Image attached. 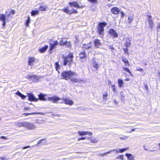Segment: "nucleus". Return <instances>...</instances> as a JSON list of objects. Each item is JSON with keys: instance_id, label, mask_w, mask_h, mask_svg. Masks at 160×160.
Returning <instances> with one entry per match:
<instances>
[{"instance_id": "9b49d317", "label": "nucleus", "mask_w": 160, "mask_h": 160, "mask_svg": "<svg viewBox=\"0 0 160 160\" xmlns=\"http://www.w3.org/2000/svg\"><path fill=\"white\" fill-rule=\"evenodd\" d=\"M78 133L81 136H84V135H88L89 136H91L92 133L90 132H87V131H79L78 132Z\"/></svg>"}, {"instance_id": "e2e57ef3", "label": "nucleus", "mask_w": 160, "mask_h": 160, "mask_svg": "<svg viewBox=\"0 0 160 160\" xmlns=\"http://www.w3.org/2000/svg\"><path fill=\"white\" fill-rule=\"evenodd\" d=\"M120 94L121 95V99H123L124 98V96L122 95V92H121L120 93Z\"/></svg>"}, {"instance_id": "6e6d98bb", "label": "nucleus", "mask_w": 160, "mask_h": 160, "mask_svg": "<svg viewBox=\"0 0 160 160\" xmlns=\"http://www.w3.org/2000/svg\"><path fill=\"white\" fill-rule=\"evenodd\" d=\"M2 26L4 27L6 25V21H2Z\"/></svg>"}, {"instance_id": "338daca9", "label": "nucleus", "mask_w": 160, "mask_h": 160, "mask_svg": "<svg viewBox=\"0 0 160 160\" xmlns=\"http://www.w3.org/2000/svg\"><path fill=\"white\" fill-rule=\"evenodd\" d=\"M0 158L2 160H4L5 159V158L4 157H1Z\"/></svg>"}, {"instance_id": "412c9836", "label": "nucleus", "mask_w": 160, "mask_h": 160, "mask_svg": "<svg viewBox=\"0 0 160 160\" xmlns=\"http://www.w3.org/2000/svg\"><path fill=\"white\" fill-rule=\"evenodd\" d=\"M91 44V42L87 44H84L82 45V48L87 49H88L91 48V45H89Z\"/></svg>"}, {"instance_id": "4be33fe9", "label": "nucleus", "mask_w": 160, "mask_h": 160, "mask_svg": "<svg viewBox=\"0 0 160 160\" xmlns=\"http://www.w3.org/2000/svg\"><path fill=\"white\" fill-rule=\"evenodd\" d=\"M118 82L119 87L122 88L123 86V82L122 79H118Z\"/></svg>"}, {"instance_id": "7c9ffc66", "label": "nucleus", "mask_w": 160, "mask_h": 160, "mask_svg": "<svg viewBox=\"0 0 160 160\" xmlns=\"http://www.w3.org/2000/svg\"><path fill=\"white\" fill-rule=\"evenodd\" d=\"M133 19V15H130L128 17V23H130L132 22Z\"/></svg>"}, {"instance_id": "473e14b6", "label": "nucleus", "mask_w": 160, "mask_h": 160, "mask_svg": "<svg viewBox=\"0 0 160 160\" xmlns=\"http://www.w3.org/2000/svg\"><path fill=\"white\" fill-rule=\"evenodd\" d=\"M98 140L96 138H91V142L93 143H95L98 142Z\"/></svg>"}, {"instance_id": "864d4df0", "label": "nucleus", "mask_w": 160, "mask_h": 160, "mask_svg": "<svg viewBox=\"0 0 160 160\" xmlns=\"http://www.w3.org/2000/svg\"><path fill=\"white\" fill-rule=\"evenodd\" d=\"M148 18H147V19L148 20H149V19L150 20H152V16L150 15H148Z\"/></svg>"}, {"instance_id": "f8f14e48", "label": "nucleus", "mask_w": 160, "mask_h": 160, "mask_svg": "<svg viewBox=\"0 0 160 160\" xmlns=\"http://www.w3.org/2000/svg\"><path fill=\"white\" fill-rule=\"evenodd\" d=\"M109 33L113 36L114 38H117L118 36V34L113 29H110Z\"/></svg>"}, {"instance_id": "3c124183", "label": "nucleus", "mask_w": 160, "mask_h": 160, "mask_svg": "<svg viewBox=\"0 0 160 160\" xmlns=\"http://www.w3.org/2000/svg\"><path fill=\"white\" fill-rule=\"evenodd\" d=\"M121 14V18H123V17L125 16V14L123 12L121 11L120 12Z\"/></svg>"}, {"instance_id": "a878e982", "label": "nucleus", "mask_w": 160, "mask_h": 160, "mask_svg": "<svg viewBox=\"0 0 160 160\" xmlns=\"http://www.w3.org/2000/svg\"><path fill=\"white\" fill-rule=\"evenodd\" d=\"M38 13V10H32L31 12V15L32 16H34L37 15Z\"/></svg>"}, {"instance_id": "79ce46f5", "label": "nucleus", "mask_w": 160, "mask_h": 160, "mask_svg": "<svg viewBox=\"0 0 160 160\" xmlns=\"http://www.w3.org/2000/svg\"><path fill=\"white\" fill-rule=\"evenodd\" d=\"M123 155H120V156H118L116 157V158H117L118 159H121L122 160H123Z\"/></svg>"}, {"instance_id": "423d86ee", "label": "nucleus", "mask_w": 160, "mask_h": 160, "mask_svg": "<svg viewBox=\"0 0 160 160\" xmlns=\"http://www.w3.org/2000/svg\"><path fill=\"white\" fill-rule=\"evenodd\" d=\"M22 127H24L29 129H34L35 126L32 123L27 122H23Z\"/></svg>"}, {"instance_id": "bb28decb", "label": "nucleus", "mask_w": 160, "mask_h": 160, "mask_svg": "<svg viewBox=\"0 0 160 160\" xmlns=\"http://www.w3.org/2000/svg\"><path fill=\"white\" fill-rule=\"evenodd\" d=\"M55 65L56 70L58 71V72H59L58 70L60 69V66L58 62H56L55 63Z\"/></svg>"}, {"instance_id": "1a4fd4ad", "label": "nucleus", "mask_w": 160, "mask_h": 160, "mask_svg": "<svg viewBox=\"0 0 160 160\" xmlns=\"http://www.w3.org/2000/svg\"><path fill=\"white\" fill-rule=\"evenodd\" d=\"M28 100L31 101L37 102L38 101V99L36 98L32 93L28 94Z\"/></svg>"}, {"instance_id": "b1692460", "label": "nucleus", "mask_w": 160, "mask_h": 160, "mask_svg": "<svg viewBox=\"0 0 160 160\" xmlns=\"http://www.w3.org/2000/svg\"><path fill=\"white\" fill-rule=\"evenodd\" d=\"M71 81L74 82H80L81 80L78 79H76L75 78H72V77H71V78L70 79Z\"/></svg>"}, {"instance_id": "774afa93", "label": "nucleus", "mask_w": 160, "mask_h": 160, "mask_svg": "<svg viewBox=\"0 0 160 160\" xmlns=\"http://www.w3.org/2000/svg\"><path fill=\"white\" fill-rule=\"evenodd\" d=\"M11 13H9V14H8L7 15L8 17H10L11 16Z\"/></svg>"}, {"instance_id": "7ed1b4c3", "label": "nucleus", "mask_w": 160, "mask_h": 160, "mask_svg": "<svg viewBox=\"0 0 160 160\" xmlns=\"http://www.w3.org/2000/svg\"><path fill=\"white\" fill-rule=\"evenodd\" d=\"M61 75L64 79L68 80L71 78L72 75L76 76L77 74L74 72L68 71L62 72L61 74Z\"/></svg>"}, {"instance_id": "393cba45", "label": "nucleus", "mask_w": 160, "mask_h": 160, "mask_svg": "<svg viewBox=\"0 0 160 160\" xmlns=\"http://www.w3.org/2000/svg\"><path fill=\"white\" fill-rule=\"evenodd\" d=\"M0 21H6V16L4 14H2L0 15Z\"/></svg>"}, {"instance_id": "f03ea898", "label": "nucleus", "mask_w": 160, "mask_h": 160, "mask_svg": "<svg viewBox=\"0 0 160 160\" xmlns=\"http://www.w3.org/2000/svg\"><path fill=\"white\" fill-rule=\"evenodd\" d=\"M73 55L71 52H69L67 56L63 57V65L64 66L68 65L71 66L73 62Z\"/></svg>"}, {"instance_id": "c03bdc74", "label": "nucleus", "mask_w": 160, "mask_h": 160, "mask_svg": "<svg viewBox=\"0 0 160 160\" xmlns=\"http://www.w3.org/2000/svg\"><path fill=\"white\" fill-rule=\"evenodd\" d=\"M60 44L61 45H64L65 41H64L62 40H61L60 41Z\"/></svg>"}, {"instance_id": "9d476101", "label": "nucleus", "mask_w": 160, "mask_h": 160, "mask_svg": "<svg viewBox=\"0 0 160 160\" xmlns=\"http://www.w3.org/2000/svg\"><path fill=\"white\" fill-rule=\"evenodd\" d=\"M60 99L62 100L66 104L72 105L73 103V101L69 99V98H60Z\"/></svg>"}, {"instance_id": "49530a36", "label": "nucleus", "mask_w": 160, "mask_h": 160, "mask_svg": "<svg viewBox=\"0 0 160 160\" xmlns=\"http://www.w3.org/2000/svg\"><path fill=\"white\" fill-rule=\"evenodd\" d=\"M157 31L158 32L160 31V23H159L158 24L157 26Z\"/></svg>"}, {"instance_id": "13d9d810", "label": "nucleus", "mask_w": 160, "mask_h": 160, "mask_svg": "<svg viewBox=\"0 0 160 160\" xmlns=\"http://www.w3.org/2000/svg\"><path fill=\"white\" fill-rule=\"evenodd\" d=\"M108 84L109 86H110V85H111V84H112L111 82L109 80H108Z\"/></svg>"}, {"instance_id": "dca6fc26", "label": "nucleus", "mask_w": 160, "mask_h": 160, "mask_svg": "<svg viewBox=\"0 0 160 160\" xmlns=\"http://www.w3.org/2000/svg\"><path fill=\"white\" fill-rule=\"evenodd\" d=\"M48 48V46L47 45H46L45 46L39 49V51L41 53H43L47 50Z\"/></svg>"}, {"instance_id": "f3484780", "label": "nucleus", "mask_w": 160, "mask_h": 160, "mask_svg": "<svg viewBox=\"0 0 160 160\" xmlns=\"http://www.w3.org/2000/svg\"><path fill=\"white\" fill-rule=\"evenodd\" d=\"M148 21L150 28L151 29H152L154 27V23L152 20L149 19V20H148Z\"/></svg>"}, {"instance_id": "39448f33", "label": "nucleus", "mask_w": 160, "mask_h": 160, "mask_svg": "<svg viewBox=\"0 0 160 160\" xmlns=\"http://www.w3.org/2000/svg\"><path fill=\"white\" fill-rule=\"evenodd\" d=\"M26 78L27 79L31 78L34 82H37L41 77L38 75L28 74L26 76Z\"/></svg>"}, {"instance_id": "f704fd0d", "label": "nucleus", "mask_w": 160, "mask_h": 160, "mask_svg": "<svg viewBox=\"0 0 160 160\" xmlns=\"http://www.w3.org/2000/svg\"><path fill=\"white\" fill-rule=\"evenodd\" d=\"M23 122H18L16 123L17 126L19 127H22Z\"/></svg>"}, {"instance_id": "603ef678", "label": "nucleus", "mask_w": 160, "mask_h": 160, "mask_svg": "<svg viewBox=\"0 0 160 160\" xmlns=\"http://www.w3.org/2000/svg\"><path fill=\"white\" fill-rule=\"evenodd\" d=\"M20 97H21L23 99H24L26 97V96L22 94L21 96H20Z\"/></svg>"}, {"instance_id": "8fccbe9b", "label": "nucleus", "mask_w": 160, "mask_h": 160, "mask_svg": "<svg viewBox=\"0 0 160 160\" xmlns=\"http://www.w3.org/2000/svg\"><path fill=\"white\" fill-rule=\"evenodd\" d=\"M89 1L91 2L94 3H97V0H88Z\"/></svg>"}, {"instance_id": "052dcab7", "label": "nucleus", "mask_w": 160, "mask_h": 160, "mask_svg": "<svg viewBox=\"0 0 160 160\" xmlns=\"http://www.w3.org/2000/svg\"><path fill=\"white\" fill-rule=\"evenodd\" d=\"M0 138L1 139H6V137H5L3 136H1Z\"/></svg>"}, {"instance_id": "a211bd4d", "label": "nucleus", "mask_w": 160, "mask_h": 160, "mask_svg": "<svg viewBox=\"0 0 160 160\" xmlns=\"http://www.w3.org/2000/svg\"><path fill=\"white\" fill-rule=\"evenodd\" d=\"M98 62H96L95 60H93L92 64L93 67L95 68L96 70H97L98 68L99 65H98Z\"/></svg>"}, {"instance_id": "a18cd8bd", "label": "nucleus", "mask_w": 160, "mask_h": 160, "mask_svg": "<svg viewBox=\"0 0 160 160\" xmlns=\"http://www.w3.org/2000/svg\"><path fill=\"white\" fill-rule=\"evenodd\" d=\"M78 12V11L77 10L75 9H73L72 12H71L70 14H71L73 13H77Z\"/></svg>"}, {"instance_id": "6ab92c4d", "label": "nucleus", "mask_w": 160, "mask_h": 160, "mask_svg": "<svg viewBox=\"0 0 160 160\" xmlns=\"http://www.w3.org/2000/svg\"><path fill=\"white\" fill-rule=\"evenodd\" d=\"M94 43L95 46L97 48L101 44L100 41L98 39L95 40Z\"/></svg>"}, {"instance_id": "2f4dec72", "label": "nucleus", "mask_w": 160, "mask_h": 160, "mask_svg": "<svg viewBox=\"0 0 160 160\" xmlns=\"http://www.w3.org/2000/svg\"><path fill=\"white\" fill-rule=\"evenodd\" d=\"M113 151H115V153H117L118 152V151L117 149H113L111 150H110L108 152H106V154H109L111 153Z\"/></svg>"}, {"instance_id": "aec40b11", "label": "nucleus", "mask_w": 160, "mask_h": 160, "mask_svg": "<svg viewBox=\"0 0 160 160\" xmlns=\"http://www.w3.org/2000/svg\"><path fill=\"white\" fill-rule=\"evenodd\" d=\"M47 8L48 6L46 5H42L40 6L39 10L41 11H44Z\"/></svg>"}, {"instance_id": "5701e85b", "label": "nucleus", "mask_w": 160, "mask_h": 160, "mask_svg": "<svg viewBox=\"0 0 160 160\" xmlns=\"http://www.w3.org/2000/svg\"><path fill=\"white\" fill-rule=\"evenodd\" d=\"M126 156L127 157L128 160H135L131 154L126 153Z\"/></svg>"}, {"instance_id": "cd10ccee", "label": "nucleus", "mask_w": 160, "mask_h": 160, "mask_svg": "<svg viewBox=\"0 0 160 160\" xmlns=\"http://www.w3.org/2000/svg\"><path fill=\"white\" fill-rule=\"evenodd\" d=\"M41 112H32L31 113H24L23 115H25V116H28L29 115H34L35 114H41Z\"/></svg>"}, {"instance_id": "6e6552de", "label": "nucleus", "mask_w": 160, "mask_h": 160, "mask_svg": "<svg viewBox=\"0 0 160 160\" xmlns=\"http://www.w3.org/2000/svg\"><path fill=\"white\" fill-rule=\"evenodd\" d=\"M69 4L71 7L73 6L78 8H82L83 7V6H80L78 2L76 1L70 2L69 3Z\"/></svg>"}, {"instance_id": "4c0bfd02", "label": "nucleus", "mask_w": 160, "mask_h": 160, "mask_svg": "<svg viewBox=\"0 0 160 160\" xmlns=\"http://www.w3.org/2000/svg\"><path fill=\"white\" fill-rule=\"evenodd\" d=\"M64 12L68 13L69 14H70L71 12L67 8H64L62 10Z\"/></svg>"}, {"instance_id": "37998d69", "label": "nucleus", "mask_w": 160, "mask_h": 160, "mask_svg": "<svg viewBox=\"0 0 160 160\" xmlns=\"http://www.w3.org/2000/svg\"><path fill=\"white\" fill-rule=\"evenodd\" d=\"M109 48L110 49H111V51L112 52L113 51V50H114V48L113 47L112 45H109Z\"/></svg>"}, {"instance_id": "c85d7f7f", "label": "nucleus", "mask_w": 160, "mask_h": 160, "mask_svg": "<svg viewBox=\"0 0 160 160\" xmlns=\"http://www.w3.org/2000/svg\"><path fill=\"white\" fill-rule=\"evenodd\" d=\"M30 22V17L28 16V17L27 19V20L26 22H25L26 26L27 27H28L29 26V24Z\"/></svg>"}, {"instance_id": "a19ab883", "label": "nucleus", "mask_w": 160, "mask_h": 160, "mask_svg": "<svg viewBox=\"0 0 160 160\" xmlns=\"http://www.w3.org/2000/svg\"><path fill=\"white\" fill-rule=\"evenodd\" d=\"M122 61L123 62L125 63H128V61L127 58H122Z\"/></svg>"}, {"instance_id": "4468645a", "label": "nucleus", "mask_w": 160, "mask_h": 160, "mask_svg": "<svg viewBox=\"0 0 160 160\" xmlns=\"http://www.w3.org/2000/svg\"><path fill=\"white\" fill-rule=\"evenodd\" d=\"M35 61V58L34 57H30L29 58L28 63L29 65L32 66L33 63Z\"/></svg>"}, {"instance_id": "0eeeda50", "label": "nucleus", "mask_w": 160, "mask_h": 160, "mask_svg": "<svg viewBox=\"0 0 160 160\" xmlns=\"http://www.w3.org/2000/svg\"><path fill=\"white\" fill-rule=\"evenodd\" d=\"M58 43L57 41H55L49 43L50 45L49 50L51 51L54 49L55 47L58 44Z\"/></svg>"}, {"instance_id": "69168bd1", "label": "nucleus", "mask_w": 160, "mask_h": 160, "mask_svg": "<svg viewBox=\"0 0 160 160\" xmlns=\"http://www.w3.org/2000/svg\"><path fill=\"white\" fill-rule=\"evenodd\" d=\"M107 94H104L103 95V98H105V97H107Z\"/></svg>"}, {"instance_id": "20e7f679", "label": "nucleus", "mask_w": 160, "mask_h": 160, "mask_svg": "<svg viewBox=\"0 0 160 160\" xmlns=\"http://www.w3.org/2000/svg\"><path fill=\"white\" fill-rule=\"evenodd\" d=\"M106 23L105 22H100L99 23L97 28L98 33L103 36L104 33V28L106 26Z\"/></svg>"}, {"instance_id": "5fc2aeb1", "label": "nucleus", "mask_w": 160, "mask_h": 160, "mask_svg": "<svg viewBox=\"0 0 160 160\" xmlns=\"http://www.w3.org/2000/svg\"><path fill=\"white\" fill-rule=\"evenodd\" d=\"M15 12V11L13 10H12L10 12V13H11V14H13Z\"/></svg>"}, {"instance_id": "4d7b16f0", "label": "nucleus", "mask_w": 160, "mask_h": 160, "mask_svg": "<svg viewBox=\"0 0 160 160\" xmlns=\"http://www.w3.org/2000/svg\"><path fill=\"white\" fill-rule=\"evenodd\" d=\"M145 89L147 91H148V86L147 84H145Z\"/></svg>"}, {"instance_id": "bf43d9fd", "label": "nucleus", "mask_w": 160, "mask_h": 160, "mask_svg": "<svg viewBox=\"0 0 160 160\" xmlns=\"http://www.w3.org/2000/svg\"><path fill=\"white\" fill-rule=\"evenodd\" d=\"M106 152H105L103 154H100L99 155V156L103 157L104 155H106Z\"/></svg>"}, {"instance_id": "58836bf2", "label": "nucleus", "mask_w": 160, "mask_h": 160, "mask_svg": "<svg viewBox=\"0 0 160 160\" xmlns=\"http://www.w3.org/2000/svg\"><path fill=\"white\" fill-rule=\"evenodd\" d=\"M128 149V148H122V149H119L118 152H120L122 153V152H124L125 151Z\"/></svg>"}, {"instance_id": "09e8293b", "label": "nucleus", "mask_w": 160, "mask_h": 160, "mask_svg": "<svg viewBox=\"0 0 160 160\" xmlns=\"http://www.w3.org/2000/svg\"><path fill=\"white\" fill-rule=\"evenodd\" d=\"M22 93L19 92V91H18L16 92V94L20 97L22 95Z\"/></svg>"}, {"instance_id": "0e129e2a", "label": "nucleus", "mask_w": 160, "mask_h": 160, "mask_svg": "<svg viewBox=\"0 0 160 160\" xmlns=\"http://www.w3.org/2000/svg\"><path fill=\"white\" fill-rule=\"evenodd\" d=\"M43 140V139H41V140H40L38 142V144H39V143H41V141H42V140Z\"/></svg>"}, {"instance_id": "680f3d73", "label": "nucleus", "mask_w": 160, "mask_h": 160, "mask_svg": "<svg viewBox=\"0 0 160 160\" xmlns=\"http://www.w3.org/2000/svg\"><path fill=\"white\" fill-rule=\"evenodd\" d=\"M29 147H30V146H26V147H23V149H25L26 148H29Z\"/></svg>"}, {"instance_id": "de8ad7c7", "label": "nucleus", "mask_w": 160, "mask_h": 160, "mask_svg": "<svg viewBox=\"0 0 160 160\" xmlns=\"http://www.w3.org/2000/svg\"><path fill=\"white\" fill-rule=\"evenodd\" d=\"M112 88L113 91L115 92L116 91L115 85H112Z\"/></svg>"}, {"instance_id": "c9c22d12", "label": "nucleus", "mask_w": 160, "mask_h": 160, "mask_svg": "<svg viewBox=\"0 0 160 160\" xmlns=\"http://www.w3.org/2000/svg\"><path fill=\"white\" fill-rule=\"evenodd\" d=\"M123 69L124 70L128 72L132 76V74L131 73L128 68H127L123 67Z\"/></svg>"}, {"instance_id": "ddd939ff", "label": "nucleus", "mask_w": 160, "mask_h": 160, "mask_svg": "<svg viewBox=\"0 0 160 160\" xmlns=\"http://www.w3.org/2000/svg\"><path fill=\"white\" fill-rule=\"evenodd\" d=\"M111 12L113 14H117L119 12L120 10L118 8L114 7L111 9Z\"/></svg>"}, {"instance_id": "e433bc0d", "label": "nucleus", "mask_w": 160, "mask_h": 160, "mask_svg": "<svg viewBox=\"0 0 160 160\" xmlns=\"http://www.w3.org/2000/svg\"><path fill=\"white\" fill-rule=\"evenodd\" d=\"M86 138H87L88 139H90L91 138L90 137H82L81 138H78L77 140L78 141H80V140H84L85 139H86Z\"/></svg>"}, {"instance_id": "2eb2a0df", "label": "nucleus", "mask_w": 160, "mask_h": 160, "mask_svg": "<svg viewBox=\"0 0 160 160\" xmlns=\"http://www.w3.org/2000/svg\"><path fill=\"white\" fill-rule=\"evenodd\" d=\"M131 39L129 38L126 39V42H125V46L127 47V48H126L127 49H128L127 48L128 47H129V46H130V45H131Z\"/></svg>"}, {"instance_id": "ea45409f", "label": "nucleus", "mask_w": 160, "mask_h": 160, "mask_svg": "<svg viewBox=\"0 0 160 160\" xmlns=\"http://www.w3.org/2000/svg\"><path fill=\"white\" fill-rule=\"evenodd\" d=\"M128 138V136H123L122 137H121L120 138L121 140H125L126 139H127Z\"/></svg>"}, {"instance_id": "c756f323", "label": "nucleus", "mask_w": 160, "mask_h": 160, "mask_svg": "<svg viewBox=\"0 0 160 160\" xmlns=\"http://www.w3.org/2000/svg\"><path fill=\"white\" fill-rule=\"evenodd\" d=\"M86 55L85 52L84 51L79 54V57L81 58H83L86 57Z\"/></svg>"}, {"instance_id": "f257e3e1", "label": "nucleus", "mask_w": 160, "mask_h": 160, "mask_svg": "<svg viewBox=\"0 0 160 160\" xmlns=\"http://www.w3.org/2000/svg\"><path fill=\"white\" fill-rule=\"evenodd\" d=\"M46 95L42 93H40L38 96L39 98L38 100H39L42 101H46L47 100L52 102L54 103H57L58 101L60 100V98L57 96L54 95L52 97H48L47 98H45Z\"/></svg>"}, {"instance_id": "72a5a7b5", "label": "nucleus", "mask_w": 160, "mask_h": 160, "mask_svg": "<svg viewBox=\"0 0 160 160\" xmlns=\"http://www.w3.org/2000/svg\"><path fill=\"white\" fill-rule=\"evenodd\" d=\"M64 45H66L68 47H69L71 46L70 42H67V41H65V44Z\"/></svg>"}]
</instances>
